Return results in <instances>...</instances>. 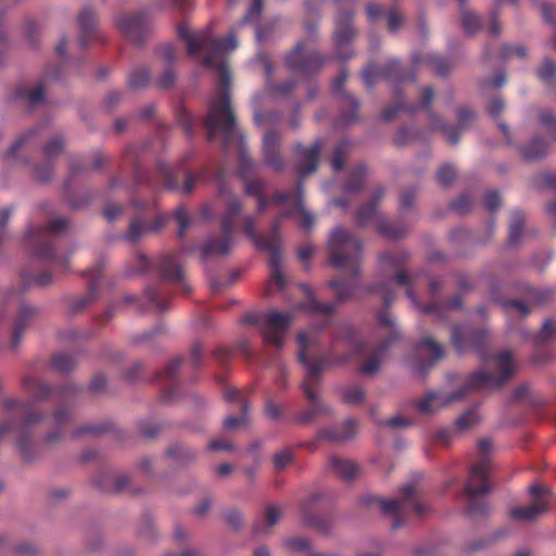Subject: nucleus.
Returning a JSON list of instances; mask_svg holds the SVG:
<instances>
[{
    "label": "nucleus",
    "instance_id": "1",
    "mask_svg": "<svg viewBox=\"0 0 556 556\" xmlns=\"http://www.w3.org/2000/svg\"><path fill=\"white\" fill-rule=\"evenodd\" d=\"M395 338L396 333L394 332L376 346L368 349L366 342L358 340L355 328L345 325L333 336L331 351L311 361L307 355L311 340L307 334L299 333L296 337L300 346L298 359L306 368V376L301 383V389L305 397L312 403L309 408L299 415V422L309 424L317 415L329 413L328 407L319 401L316 392L324 370L331 365H342L355 356H362L367 358V361L362 365L361 371L367 375L375 374L378 371L382 357Z\"/></svg>",
    "mask_w": 556,
    "mask_h": 556
},
{
    "label": "nucleus",
    "instance_id": "2",
    "mask_svg": "<svg viewBox=\"0 0 556 556\" xmlns=\"http://www.w3.org/2000/svg\"><path fill=\"white\" fill-rule=\"evenodd\" d=\"M177 33L178 37L186 42L189 55L193 56L199 51H203L205 53L203 65L218 68L219 89L208 100L207 114L203 119V125L206 129L207 140L212 141L218 136L222 137L223 148L226 150L237 135V122L229 92L231 74L224 56L237 48L238 41L232 34L217 39L208 29L195 34L186 24H180Z\"/></svg>",
    "mask_w": 556,
    "mask_h": 556
},
{
    "label": "nucleus",
    "instance_id": "3",
    "mask_svg": "<svg viewBox=\"0 0 556 556\" xmlns=\"http://www.w3.org/2000/svg\"><path fill=\"white\" fill-rule=\"evenodd\" d=\"M302 197L303 186L301 182L298 184L293 191H277L273 194L274 204H287V207L279 213L267 235H260L256 232V218L253 215L243 216V229L247 237L253 241L258 250L265 251L269 254L268 266L270 268V279L266 286L267 295L273 293L274 285L278 290L283 289L286 285V279L282 274V258L280 253L282 244L279 231L280 219L300 214L301 227L306 230L311 229L315 223L314 215L304 208Z\"/></svg>",
    "mask_w": 556,
    "mask_h": 556
},
{
    "label": "nucleus",
    "instance_id": "4",
    "mask_svg": "<svg viewBox=\"0 0 556 556\" xmlns=\"http://www.w3.org/2000/svg\"><path fill=\"white\" fill-rule=\"evenodd\" d=\"M330 265L343 269L349 277H339L328 282L337 292L338 301L342 302L358 295V278L363 256V242L349 230L334 228L328 239Z\"/></svg>",
    "mask_w": 556,
    "mask_h": 556
},
{
    "label": "nucleus",
    "instance_id": "5",
    "mask_svg": "<svg viewBox=\"0 0 556 556\" xmlns=\"http://www.w3.org/2000/svg\"><path fill=\"white\" fill-rule=\"evenodd\" d=\"M494 362L498 369V375L489 370H478L470 375L468 382L459 388L456 392L443 399L441 393L429 391L424 399L416 403L417 408L425 414L433 413V404L440 402V406H444L451 402L459 400L466 395L469 390L473 389H500L515 374L513 356L509 351H502L494 356Z\"/></svg>",
    "mask_w": 556,
    "mask_h": 556
},
{
    "label": "nucleus",
    "instance_id": "6",
    "mask_svg": "<svg viewBox=\"0 0 556 556\" xmlns=\"http://www.w3.org/2000/svg\"><path fill=\"white\" fill-rule=\"evenodd\" d=\"M407 260V254L400 253H390L386 252L380 255L379 263L381 266L390 267L396 271L394 276V282L399 286L407 287L406 294L408 299L416 304L419 309L425 314H431L439 319H444L446 312L450 309H458L463 305V299L459 294L454 295L448 302H443L438 293L441 290V282L435 279H431L429 282V291L431 299L428 303L419 304L417 301V295L412 289V285L414 283V278L408 276L404 270H402V266L405 264Z\"/></svg>",
    "mask_w": 556,
    "mask_h": 556
},
{
    "label": "nucleus",
    "instance_id": "7",
    "mask_svg": "<svg viewBox=\"0 0 556 556\" xmlns=\"http://www.w3.org/2000/svg\"><path fill=\"white\" fill-rule=\"evenodd\" d=\"M480 459L470 469L468 480L464 486L466 497V515L470 518L484 517L489 513V505L483 495L492 490L489 482L491 459L489 454L492 451V442L489 439H481L478 442Z\"/></svg>",
    "mask_w": 556,
    "mask_h": 556
},
{
    "label": "nucleus",
    "instance_id": "8",
    "mask_svg": "<svg viewBox=\"0 0 556 556\" xmlns=\"http://www.w3.org/2000/svg\"><path fill=\"white\" fill-rule=\"evenodd\" d=\"M147 150V146H130L124 152V162L130 163L134 167L135 182L137 186L148 185L154 189L157 184L173 191H180L185 194L190 193L198 180V176L192 172L185 173V182L179 184L178 173L166 163L159 161L154 177L146 173L140 164V155Z\"/></svg>",
    "mask_w": 556,
    "mask_h": 556
},
{
    "label": "nucleus",
    "instance_id": "9",
    "mask_svg": "<svg viewBox=\"0 0 556 556\" xmlns=\"http://www.w3.org/2000/svg\"><path fill=\"white\" fill-rule=\"evenodd\" d=\"M179 252L163 254L155 266L157 267L161 281L154 286L148 287L143 292L147 303L156 312H164L167 308L169 296L164 283L169 282L180 288L181 293L189 294L191 288L186 281L184 270L178 262Z\"/></svg>",
    "mask_w": 556,
    "mask_h": 556
},
{
    "label": "nucleus",
    "instance_id": "10",
    "mask_svg": "<svg viewBox=\"0 0 556 556\" xmlns=\"http://www.w3.org/2000/svg\"><path fill=\"white\" fill-rule=\"evenodd\" d=\"M217 189L220 197L226 201V211L220 220L222 236L210 238L202 247V257L206 258L213 255H226L232 247V237L235 230V220L242 212L241 200L231 193V190L223 177V173L217 175Z\"/></svg>",
    "mask_w": 556,
    "mask_h": 556
},
{
    "label": "nucleus",
    "instance_id": "11",
    "mask_svg": "<svg viewBox=\"0 0 556 556\" xmlns=\"http://www.w3.org/2000/svg\"><path fill=\"white\" fill-rule=\"evenodd\" d=\"M363 81L366 87L371 88L378 78H382L388 83L394 85V97L399 101L394 105L387 106L382 113L381 118L384 122H390L393 119L400 111H409L410 113H415L417 111V105H408L402 101L403 94L399 89V85L410 80L416 81V75L414 73H408L402 64L396 59H392L387 62V64L381 68L376 71L372 65H368L362 73Z\"/></svg>",
    "mask_w": 556,
    "mask_h": 556
},
{
    "label": "nucleus",
    "instance_id": "12",
    "mask_svg": "<svg viewBox=\"0 0 556 556\" xmlns=\"http://www.w3.org/2000/svg\"><path fill=\"white\" fill-rule=\"evenodd\" d=\"M68 220L64 217H55L46 226L36 229H28L26 238L29 240L33 253L42 261H51L63 270L70 267L68 258L56 254L54 249L55 239L66 230Z\"/></svg>",
    "mask_w": 556,
    "mask_h": 556
},
{
    "label": "nucleus",
    "instance_id": "13",
    "mask_svg": "<svg viewBox=\"0 0 556 556\" xmlns=\"http://www.w3.org/2000/svg\"><path fill=\"white\" fill-rule=\"evenodd\" d=\"M401 497L397 500H382L376 496H365L362 503L365 506L377 504L384 515L393 516L394 529L405 523V518L410 513L421 518L426 513V507L416 500V490L413 484H406L400 489Z\"/></svg>",
    "mask_w": 556,
    "mask_h": 556
},
{
    "label": "nucleus",
    "instance_id": "14",
    "mask_svg": "<svg viewBox=\"0 0 556 556\" xmlns=\"http://www.w3.org/2000/svg\"><path fill=\"white\" fill-rule=\"evenodd\" d=\"M291 320L292 316L290 314L277 311L250 313L242 319L247 325L257 326L264 343L273 344L277 350L283 346L285 336Z\"/></svg>",
    "mask_w": 556,
    "mask_h": 556
},
{
    "label": "nucleus",
    "instance_id": "15",
    "mask_svg": "<svg viewBox=\"0 0 556 556\" xmlns=\"http://www.w3.org/2000/svg\"><path fill=\"white\" fill-rule=\"evenodd\" d=\"M383 195L384 189H378L369 202L361 205L355 215V222L359 227H365L369 223H372L376 230L382 236L389 239H400L406 233L407 228L402 224L387 220L378 212L377 206Z\"/></svg>",
    "mask_w": 556,
    "mask_h": 556
},
{
    "label": "nucleus",
    "instance_id": "16",
    "mask_svg": "<svg viewBox=\"0 0 556 556\" xmlns=\"http://www.w3.org/2000/svg\"><path fill=\"white\" fill-rule=\"evenodd\" d=\"M451 344L457 354L472 351L483 361L489 358L488 331L482 327L471 325H453L451 329Z\"/></svg>",
    "mask_w": 556,
    "mask_h": 556
},
{
    "label": "nucleus",
    "instance_id": "17",
    "mask_svg": "<svg viewBox=\"0 0 556 556\" xmlns=\"http://www.w3.org/2000/svg\"><path fill=\"white\" fill-rule=\"evenodd\" d=\"M339 9L334 22L333 40L336 43V56L339 60L345 61L352 58V53H345L343 50L357 35V29L353 22L354 12L351 10H343L342 5L353 3L356 0H333Z\"/></svg>",
    "mask_w": 556,
    "mask_h": 556
},
{
    "label": "nucleus",
    "instance_id": "18",
    "mask_svg": "<svg viewBox=\"0 0 556 556\" xmlns=\"http://www.w3.org/2000/svg\"><path fill=\"white\" fill-rule=\"evenodd\" d=\"M327 58L317 51H306L305 42L299 41L295 47L287 54V66L302 75H314L326 64Z\"/></svg>",
    "mask_w": 556,
    "mask_h": 556
},
{
    "label": "nucleus",
    "instance_id": "19",
    "mask_svg": "<svg viewBox=\"0 0 556 556\" xmlns=\"http://www.w3.org/2000/svg\"><path fill=\"white\" fill-rule=\"evenodd\" d=\"M457 125L452 126L445 123L439 115L429 112V127L432 131H440L451 144H457L463 131L468 129L475 121L476 114L468 108H459L456 113Z\"/></svg>",
    "mask_w": 556,
    "mask_h": 556
},
{
    "label": "nucleus",
    "instance_id": "20",
    "mask_svg": "<svg viewBox=\"0 0 556 556\" xmlns=\"http://www.w3.org/2000/svg\"><path fill=\"white\" fill-rule=\"evenodd\" d=\"M114 23L124 37L137 45L144 41L151 29V20L144 11L117 15Z\"/></svg>",
    "mask_w": 556,
    "mask_h": 556
},
{
    "label": "nucleus",
    "instance_id": "21",
    "mask_svg": "<svg viewBox=\"0 0 556 556\" xmlns=\"http://www.w3.org/2000/svg\"><path fill=\"white\" fill-rule=\"evenodd\" d=\"M42 127H34L22 134L4 154V161L9 164L29 163L28 154L33 153L38 144V137Z\"/></svg>",
    "mask_w": 556,
    "mask_h": 556
},
{
    "label": "nucleus",
    "instance_id": "22",
    "mask_svg": "<svg viewBox=\"0 0 556 556\" xmlns=\"http://www.w3.org/2000/svg\"><path fill=\"white\" fill-rule=\"evenodd\" d=\"M346 79L348 72L343 70L331 83V90L334 97L340 101L342 112L339 118V124L342 125H349L358 119L359 102L357 99L343 91Z\"/></svg>",
    "mask_w": 556,
    "mask_h": 556
},
{
    "label": "nucleus",
    "instance_id": "23",
    "mask_svg": "<svg viewBox=\"0 0 556 556\" xmlns=\"http://www.w3.org/2000/svg\"><path fill=\"white\" fill-rule=\"evenodd\" d=\"M323 142L316 139L308 148L301 142L294 144V153L296 156L295 170L300 179L317 170L319 166V157Z\"/></svg>",
    "mask_w": 556,
    "mask_h": 556
},
{
    "label": "nucleus",
    "instance_id": "24",
    "mask_svg": "<svg viewBox=\"0 0 556 556\" xmlns=\"http://www.w3.org/2000/svg\"><path fill=\"white\" fill-rule=\"evenodd\" d=\"M64 147L65 140L61 135L53 136L45 146H42L41 152L47 161L34 167L33 175L36 180L40 182H48L52 179L54 175L52 161L62 153Z\"/></svg>",
    "mask_w": 556,
    "mask_h": 556
},
{
    "label": "nucleus",
    "instance_id": "25",
    "mask_svg": "<svg viewBox=\"0 0 556 556\" xmlns=\"http://www.w3.org/2000/svg\"><path fill=\"white\" fill-rule=\"evenodd\" d=\"M281 139V131L273 128L264 134L262 143L264 163L276 173L286 168V161L280 151Z\"/></svg>",
    "mask_w": 556,
    "mask_h": 556
},
{
    "label": "nucleus",
    "instance_id": "26",
    "mask_svg": "<svg viewBox=\"0 0 556 556\" xmlns=\"http://www.w3.org/2000/svg\"><path fill=\"white\" fill-rule=\"evenodd\" d=\"M38 308L22 304L13 320L12 336L10 339L9 348L11 351H15L23 338L24 332L30 327L35 318L38 316Z\"/></svg>",
    "mask_w": 556,
    "mask_h": 556
},
{
    "label": "nucleus",
    "instance_id": "27",
    "mask_svg": "<svg viewBox=\"0 0 556 556\" xmlns=\"http://www.w3.org/2000/svg\"><path fill=\"white\" fill-rule=\"evenodd\" d=\"M321 498L323 495L319 493L312 494L301 503L300 509L305 525L313 527L323 533H328L332 528V521L320 516L315 508V504Z\"/></svg>",
    "mask_w": 556,
    "mask_h": 556
},
{
    "label": "nucleus",
    "instance_id": "28",
    "mask_svg": "<svg viewBox=\"0 0 556 556\" xmlns=\"http://www.w3.org/2000/svg\"><path fill=\"white\" fill-rule=\"evenodd\" d=\"M167 222L165 215L159 214L155 218L148 223L142 215L131 218L128 230L124 235V239L128 242L136 243L140 238L151 231H159Z\"/></svg>",
    "mask_w": 556,
    "mask_h": 556
},
{
    "label": "nucleus",
    "instance_id": "29",
    "mask_svg": "<svg viewBox=\"0 0 556 556\" xmlns=\"http://www.w3.org/2000/svg\"><path fill=\"white\" fill-rule=\"evenodd\" d=\"M357 421L348 419L342 425L319 429L317 435L319 439L340 443L353 439L357 433Z\"/></svg>",
    "mask_w": 556,
    "mask_h": 556
},
{
    "label": "nucleus",
    "instance_id": "30",
    "mask_svg": "<svg viewBox=\"0 0 556 556\" xmlns=\"http://www.w3.org/2000/svg\"><path fill=\"white\" fill-rule=\"evenodd\" d=\"M97 16L92 9L84 8L78 15L79 45L85 48L91 41H102L96 27Z\"/></svg>",
    "mask_w": 556,
    "mask_h": 556
},
{
    "label": "nucleus",
    "instance_id": "31",
    "mask_svg": "<svg viewBox=\"0 0 556 556\" xmlns=\"http://www.w3.org/2000/svg\"><path fill=\"white\" fill-rule=\"evenodd\" d=\"M86 170H87V166L85 164H83L80 159H78V157L71 159L70 174L64 182V191H65V197H66V200H67L70 206L74 210L84 207L85 205H87L90 202V199H91L89 194H86V195H84L83 199L76 200L71 194V189H72V186L74 184L76 176Z\"/></svg>",
    "mask_w": 556,
    "mask_h": 556
},
{
    "label": "nucleus",
    "instance_id": "32",
    "mask_svg": "<svg viewBox=\"0 0 556 556\" xmlns=\"http://www.w3.org/2000/svg\"><path fill=\"white\" fill-rule=\"evenodd\" d=\"M416 350L419 355L429 357V362H420L417 366V370L421 376H425L429 369L443 357L442 346L432 340L431 338L422 339L417 345Z\"/></svg>",
    "mask_w": 556,
    "mask_h": 556
},
{
    "label": "nucleus",
    "instance_id": "33",
    "mask_svg": "<svg viewBox=\"0 0 556 556\" xmlns=\"http://www.w3.org/2000/svg\"><path fill=\"white\" fill-rule=\"evenodd\" d=\"M157 55L165 61L168 65H172L176 59V50L170 43H165L157 49ZM176 81V73L172 66L164 70L162 75L157 78L156 85L161 89H169Z\"/></svg>",
    "mask_w": 556,
    "mask_h": 556
},
{
    "label": "nucleus",
    "instance_id": "34",
    "mask_svg": "<svg viewBox=\"0 0 556 556\" xmlns=\"http://www.w3.org/2000/svg\"><path fill=\"white\" fill-rule=\"evenodd\" d=\"M102 271L103 270L101 264H96L93 267L85 271V276L88 279V293L87 295L83 296L81 299L77 300L74 303V312H78L79 309L89 305L97 299Z\"/></svg>",
    "mask_w": 556,
    "mask_h": 556
},
{
    "label": "nucleus",
    "instance_id": "35",
    "mask_svg": "<svg viewBox=\"0 0 556 556\" xmlns=\"http://www.w3.org/2000/svg\"><path fill=\"white\" fill-rule=\"evenodd\" d=\"M548 509L546 501H536L527 506H514L509 509V517L515 521L532 522L536 520L541 514Z\"/></svg>",
    "mask_w": 556,
    "mask_h": 556
},
{
    "label": "nucleus",
    "instance_id": "36",
    "mask_svg": "<svg viewBox=\"0 0 556 556\" xmlns=\"http://www.w3.org/2000/svg\"><path fill=\"white\" fill-rule=\"evenodd\" d=\"M13 99L34 108L45 100L43 87L41 84H38L34 88H30L26 84L17 85L13 91Z\"/></svg>",
    "mask_w": 556,
    "mask_h": 556
},
{
    "label": "nucleus",
    "instance_id": "37",
    "mask_svg": "<svg viewBox=\"0 0 556 556\" xmlns=\"http://www.w3.org/2000/svg\"><path fill=\"white\" fill-rule=\"evenodd\" d=\"M303 289L305 290L306 295H307L306 304H305L306 309H308L315 314H320L324 316V321L321 323L319 328L328 327L330 324L331 315L337 309V305L333 303H329V304L319 303L316 300V298L309 287L303 286Z\"/></svg>",
    "mask_w": 556,
    "mask_h": 556
},
{
    "label": "nucleus",
    "instance_id": "38",
    "mask_svg": "<svg viewBox=\"0 0 556 556\" xmlns=\"http://www.w3.org/2000/svg\"><path fill=\"white\" fill-rule=\"evenodd\" d=\"M412 63L415 65L427 63L429 64L438 76H446L451 71V64L438 54H412Z\"/></svg>",
    "mask_w": 556,
    "mask_h": 556
},
{
    "label": "nucleus",
    "instance_id": "39",
    "mask_svg": "<svg viewBox=\"0 0 556 556\" xmlns=\"http://www.w3.org/2000/svg\"><path fill=\"white\" fill-rule=\"evenodd\" d=\"M548 153V143L546 140L535 137L521 149L522 159L527 162L544 159Z\"/></svg>",
    "mask_w": 556,
    "mask_h": 556
},
{
    "label": "nucleus",
    "instance_id": "40",
    "mask_svg": "<svg viewBox=\"0 0 556 556\" xmlns=\"http://www.w3.org/2000/svg\"><path fill=\"white\" fill-rule=\"evenodd\" d=\"M457 1L459 4V8H460V21H462L463 31L466 35H475L482 27V23H481L479 15H477L476 13H473L465 8L468 0H457Z\"/></svg>",
    "mask_w": 556,
    "mask_h": 556
},
{
    "label": "nucleus",
    "instance_id": "41",
    "mask_svg": "<svg viewBox=\"0 0 556 556\" xmlns=\"http://www.w3.org/2000/svg\"><path fill=\"white\" fill-rule=\"evenodd\" d=\"M329 467L333 470L334 475L345 481L352 480L357 472V466L352 460L340 458L336 455L330 456Z\"/></svg>",
    "mask_w": 556,
    "mask_h": 556
},
{
    "label": "nucleus",
    "instance_id": "42",
    "mask_svg": "<svg viewBox=\"0 0 556 556\" xmlns=\"http://www.w3.org/2000/svg\"><path fill=\"white\" fill-rule=\"evenodd\" d=\"M368 169L365 164L359 163L354 166L349 175L346 182L343 186V190L348 193H354L363 189L365 179L367 177Z\"/></svg>",
    "mask_w": 556,
    "mask_h": 556
},
{
    "label": "nucleus",
    "instance_id": "43",
    "mask_svg": "<svg viewBox=\"0 0 556 556\" xmlns=\"http://www.w3.org/2000/svg\"><path fill=\"white\" fill-rule=\"evenodd\" d=\"M280 511L275 505H268L265 508L264 515L261 519L256 520L253 525V532L255 534L268 532L278 521Z\"/></svg>",
    "mask_w": 556,
    "mask_h": 556
},
{
    "label": "nucleus",
    "instance_id": "44",
    "mask_svg": "<svg viewBox=\"0 0 556 556\" xmlns=\"http://www.w3.org/2000/svg\"><path fill=\"white\" fill-rule=\"evenodd\" d=\"M525 218L523 212L519 210L511 212L507 238L509 245H515L520 241L523 233Z\"/></svg>",
    "mask_w": 556,
    "mask_h": 556
},
{
    "label": "nucleus",
    "instance_id": "45",
    "mask_svg": "<svg viewBox=\"0 0 556 556\" xmlns=\"http://www.w3.org/2000/svg\"><path fill=\"white\" fill-rule=\"evenodd\" d=\"M175 117L177 124L184 129L186 136L191 138L195 135L197 123L182 104L175 108Z\"/></svg>",
    "mask_w": 556,
    "mask_h": 556
},
{
    "label": "nucleus",
    "instance_id": "46",
    "mask_svg": "<svg viewBox=\"0 0 556 556\" xmlns=\"http://www.w3.org/2000/svg\"><path fill=\"white\" fill-rule=\"evenodd\" d=\"M525 293L528 296L530 303L534 305H543L551 302L554 299L555 290L553 288H532L526 287Z\"/></svg>",
    "mask_w": 556,
    "mask_h": 556
},
{
    "label": "nucleus",
    "instance_id": "47",
    "mask_svg": "<svg viewBox=\"0 0 556 556\" xmlns=\"http://www.w3.org/2000/svg\"><path fill=\"white\" fill-rule=\"evenodd\" d=\"M109 424H87L84 426L76 427L72 432V438L79 439L85 435L98 437L109 430Z\"/></svg>",
    "mask_w": 556,
    "mask_h": 556
},
{
    "label": "nucleus",
    "instance_id": "48",
    "mask_svg": "<svg viewBox=\"0 0 556 556\" xmlns=\"http://www.w3.org/2000/svg\"><path fill=\"white\" fill-rule=\"evenodd\" d=\"M51 366L54 370L66 374L75 368L76 359L68 354L56 353L51 358Z\"/></svg>",
    "mask_w": 556,
    "mask_h": 556
},
{
    "label": "nucleus",
    "instance_id": "49",
    "mask_svg": "<svg viewBox=\"0 0 556 556\" xmlns=\"http://www.w3.org/2000/svg\"><path fill=\"white\" fill-rule=\"evenodd\" d=\"M256 163L250 157L245 150L239 152L238 157V176L242 180H248L255 170Z\"/></svg>",
    "mask_w": 556,
    "mask_h": 556
},
{
    "label": "nucleus",
    "instance_id": "50",
    "mask_svg": "<svg viewBox=\"0 0 556 556\" xmlns=\"http://www.w3.org/2000/svg\"><path fill=\"white\" fill-rule=\"evenodd\" d=\"M342 402L349 405L359 404L365 399L364 390L358 386H346L340 390Z\"/></svg>",
    "mask_w": 556,
    "mask_h": 556
},
{
    "label": "nucleus",
    "instance_id": "51",
    "mask_svg": "<svg viewBox=\"0 0 556 556\" xmlns=\"http://www.w3.org/2000/svg\"><path fill=\"white\" fill-rule=\"evenodd\" d=\"M151 78L150 71L146 67H139L129 74L128 86L131 89H141L149 85Z\"/></svg>",
    "mask_w": 556,
    "mask_h": 556
},
{
    "label": "nucleus",
    "instance_id": "52",
    "mask_svg": "<svg viewBox=\"0 0 556 556\" xmlns=\"http://www.w3.org/2000/svg\"><path fill=\"white\" fill-rule=\"evenodd\" d=\"M350 146V142L346 140H342L336 146L331 159V167L334 172H339L343 168Z\"/></svg>",
    "mask_w": 556,
    "mask_h": 556
},
{
    "label": "nucleus",
    "instance_id": "53",
    "mask_svg": "<svg viewBox=\"0 0 556 556\" xmlns=\"http://www.w3.org/2000/svg\"><path fill=\"white\" fill-rule=\"evenodd\" d=\"M536 75L544 84L552 85L556 75V63L549 58H545L542 65L538 68Z\"/></svg>",
    "mask_w": 556,
    "mask_h": 556
},
{
    "label": "nucleus",
    "instance_id": "54",
    "mask_svg": "<svg viewBox=\"0 0 556 556\" xmlns=\"http://www.w3.org/2000/svg\"><path fill=\"white\" fill-rule=\"evenodd\" d=\"M479 421L478 408L472 407L462 414L455 421L456 427L459 430H467L475 426Z\"/></svg>",
    "mask_w": 556,
    "mask_h": 556
},
{
    "label": "nucleus",
    "instance_id": "55",
    "mask_svg": "<svg viewBox=\"0 0 556 556\" xmlns=\"http://www.w3.org/2000/svg\"><path fill=\"white\" fill-rule=\"evenodd\" d=\"M167 455L180 463L193 460L195 453L181 444H175L167 450Z\"/></svg>",
    "mask_w": 556,
    "mask_h": 556
},
{
    "label": "nucleus",
    "instance_id": "56",
    "mask_svg": "<svg viewBox=\"0 0 556 556\" xmlns=\"http://www.w3.org/2000/svg\"><path fill=\"white\" fill-rule=\"evenodd\" d=\"M174 219L178 224L177 237L180 241L184 240L187 229L190 226V218L188 212L184 207H177L173 213Z\"/></svg>",
    "mask_w": 556,
    "mask_h": 556
},
{
    "label": "nucleus",
    "instance_id": "57",
    "mask_svg": "<svg viewBox=\"0 0 556 556\" xmlns=\"http://www.w3.org/2000/svg\"><path fill=\"white\" fill-rule=\"evenodd\" d=\"M539 122L548 132L553 140H556V115L548 110L539 113Z\"/></svg>",
    "mask_w": 556,
    "mask_h": 556
},
{
    "label": "nucleus",
    "instance_id": "58",
    "mask_svg": "<svg viewBox=\"0 0 556 556\" xmlns=\"http://www.w3.org/2000/svg\"><path fill=\"white\" fill-rule=\"evenodd\" d=\"M456 177V169L451 164L442 165L437 172V181L442 187H448Z\"/></svg>",
    "mask_w": 556,
    "mask_h": 556
},
{
    "label": "nucleus",
    "instance_id": "59",
    "mask_svg": "<svg viewBox=\"0 0 556 556\" xmlns=\"http://www.w3.org/2000/svg\"><path fill=\"white\" fill-rule=\"evenodd\" d=\"M181 358L175 357L170 359L165 366L164 370L157 374V379H164L167 382L172 383L180 368Z\"/></svg>",
    "mask_w": 556,
    "mask_h": 556
},
{
    "label": "nucleus",
    "instance_id": "60",
    "mask_svg": "<svg viewBox=\"0 0 556 556\" xmlns=\"http://www.w3.org/2000/svg\"><path fill=\"white\" fill-rule=\"evenodd\" d=\"M248 404L241 402V415L240 416H228L224 419V428L227 430H236L244 424L248 413Z\"/></svg>",
    "mask_w": 556,
    "mask_h": 556
},
{
    "label": "nucleus",
    "instance_id": "61",
    "mask_svg": "<svg viewBox=\"0 0 556 556\" xmlns=\"http://www.w3.org/2000/svg\"><path fill=\"white\" fill-rule=\"evenodd\" d=\"M294 459L293 452L289 448L277 452L273 457V463L276 470H283L287 466L292 464Z\"/></svg>",
    "mask_w": 556,
    "mask_h": 556
},
{
    "label": "nucleus",
    "instance_id": "62",
    "mask_svg": "<svg viewBox=\"0 0 556 556\" xmlns=\"http://www.w3.org/2000/svg\"><path fill=\"white\" fill-rule=\"evenodd\" d=\"M527 55H528L527 49L522 46H513V45L505 43V45H503V47L501 49V59L503 61H508L509 59H511L514 56H517L520 59H526Z\"/></svg>",
    "mask_w": 556,
    "mask_h": 556
},
{
    "label": "nucleus",
    "instance_id": "63",
    "mask_svg": "<svg viewBox=\"0 0 556 556\" xmlns=\"http://www.w3.org/2000/svg\"><path fill=\"white\" fill-rule=\"evenodd\" d=\"M296 87L294 79H288L281 84H270L269 91L273 96L286 97L290 94Z\"/></svg>",
    "mask_w": 556,
    "mask_h": 556
},
{
    "label": "nucleus",
    "instance_id": "64",
    "mask_svg": "<svg viewBox=\"0 0 556 556\" xmlns=\"http://www.w3.org/2000/svg\"><path fill=\"white\" fill-rule=\"evenodd\" d=\"M367 289L368 291H378L382 294L386 308H388L392 304L394 300V294L391 290L389 281H383L377 286H368Z\"/></svg>",
    "mask_w": 556,
    "mask_h": 556
}]
</instances>
